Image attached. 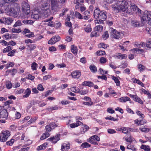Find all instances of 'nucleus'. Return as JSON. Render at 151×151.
Masks as SVG:
<instances>
[{
	"instance_id": "obj_31",
	"label": "nucleus",
	"mask_w": 151,
	"mask_h": 151,
	"mask_svg": "<svg viewBox=\"0 0 151 151\" xmlns=\"http://www.w3.org/2000/svg\"><path fill=\"white\" fill-rule=\"evenodd\" d=\"M100 10L98 8H96L94 11V16L96 19L98 18L100 14L101 13Z\"/></svg>"
},
{
	"instance_id": "obj_11",
	"label": "nucleus",
	"mask_w": 151,
	"mask_h": 151,
	"mask_svg": "<svg viewBox=\"0 0 151 151\" xmlns=\"http://www.w3.org/2000/svg\"><path fill=\"white\" fill-rule=\"evenodd\" d=\"M60 39V37L58 35L54 36L48 41V43L49 44L53 45L59 41Z\"/></svg>"
},
{
	"instance_id": "obj_49",
	"label": "nucleus",
	"mask_w": 151,
	"mask_h": 151,
	"mask_svg": "<svg viewBox=\"0 0 151 151\" xmlns=\"http://www.w3.org/2000/svg\"><path fill=\"white\" fill-rule=\"evenodd\" d=\"M127 148L128 149H130L133 151H136V148L132 145L129 144L127 146Z\"/></svg>"
},
{
	"instance_id": "obj_34",
	"label": "nucleus",
	"mask_w": 151,
	"mask_h": 151,
	"mask_svg": "<svg viewBox=\"0 0 151 151\" xmlns=\"http://www.w3.org/2000/svg\"><path fill=\"white\" fill-rule=\"evenodd\" d=\"M82 85L83 86H88L90 87H92L93 86V83L90 81H85L83 82Z\"/></svg>"
},
{
	"instance_id": "obj_13",
	"label": "nucleus",
	"mask_w": 151,
	"mask_h": 151,
	"mask_svg": "<svg viewBox=\"0 0 151 151\" xmlns=\"http://www.w3.org/2000/svg\"><path fill=\"white\" fill-rule=\"evenodd\" d=\"M74 13L73 12H71L69 16L66 19L65 25L66 26L70 27L72 26L71 22H70V18L73 19V18Z\"/></svg>"
},
{
	"instance_id": "obj_62",
	"label": "nucleus",
	"mask_w": 151,
	"mask_h": 151,
	"mask_svg": "<svg viewBox=\"0 0 151 151\" xmlns=\"http://www.w3.org/2000/svg\"><path fill=\"white\" fill-rule=\"evenodd\" d=\"M14 92L15 93L17 94H20L23 92V89H17L14 90Z\"/></svg>"
},
{
	"instance_id": "obj_39",
	"label": "nucleus",
	"mask_w": 151,
	"mask_h": 151,
	"mask_svg": "<svg viewBox=\"0 0 151 151\" xmlns=\"http://www.w3.org/2000/svg\"><path fill=\"white\" fill-rule=\"evenodd\" d=\"M137 67L138 70L140 72H142L145 69V67L142 64L138 65Z\"/></svg>"
},
{
	"instance_id": "obj_42",
	"label": "nucleus",
	"mask_w": 151,
	"mask_h": 151,
	"mask_svg": "<svg viewBox=\"0 0 151 151\" xmlns=\"http://www.w3.org/2000/svg\"><path fill=\"white\" fill-rule=\"evenodd\" d=\"M111 78L114 81L116 86H120V82L118 78L114 76H112Z\"/></svg>"
},
{
	"instance_id": "obj_64",
	"label": "nucleus",
	"mask_w": 151,
	"mask_h": 151,
	"mask_svg": "<svg viewBox=\"0 0 151 151\" xmlns=\"http://www.w3.org/2000/svg\"><path fill=\"white\" fill-rule=\"evenodd\" d=\"M146 46L148 48H151V39H149L147 41Z\"/></svg>"
},
{
	"instance_id": "obj_51",
	"label": "nucleus",
	"mask_w": 151,
	"mask_h": 151,
	"mask_svg": "<svg viewBox=\"0 0 151 151\" xmlns=\"http://www.w3.org/2000/svg\"><path fill=\"white\" fill-rule=\"evenodd\" d=\"M38 67V65L35 63L34 62L31 65L32 69L33 70H36Z\"/></svg>"
},
{
	"instance_id": "obj_26",
	"label": "nucleus",
	"mask_w": 151,
	"mask_h": 151,
	"mask_svg": "<svg viewBox=\"0 0 151 151\" xmlns=\"http://www.w3.org/2000/svg\"><path fill=\"white\" fill-rule=\"evenodd\" d=\"M131 52L134 53H140L144 51L143 50L141 49L134 48L130 50Z\"/></svg>"
},
{
	"instance_id": "obj_35",
	"label": "nucleus",
	"mask_w": 151,
	"mask_h": 151,
	"mask_svg": "<svg viewBox=\"0 0 151 151\" xmlns=\"http://www.w3.org/2000/svg\"><path fill=\"white\" fill-rule=\"evenodd\" d=\"M129 41H127L126 42H124V44L123 45V46L122 45H119V47H120V49L121 50H122V51H124L126 50V48H125L127 46L126 45H127L129 44Z\"/></svg>"
},
{
	"instance_id": "obj_33",
	"label": "nucleus",
	"mask_w": 151,
	"mask_h": 151,
	"mask_svg": "<svg viewBox=\"0 0 151 151\" xmlns=\"http://www.w3.org/2000/svg\"><path fill=\"white\" fill-rule=\"evenodd\" d=\"M31 93V91L30 89L29 88H27L26 90L24 93V94L23 96V97L25 98L28 97L30 95Z\"/></svg>"
},
{
	"instance_id": "obj_25",
	"label": "nucleus",
	"mask_w": 151,
	"mask_h": 151,
	"mask_svg": "<svg viewBox=\"0 0 151 151\" xmlns=\"http://www.w3.org/2000/svg\"><path fill=\"white\" fill-rule=\"evenodd\" d=\"M118 100L121 102H125L127 101H130L131 100L130 98L127 96H124L119 98Z\"/></svg>"
},
{
	"instance_id": "obj_60",
	"label": "nucleus",
	"mask_w": 151,
	"mask_h": 151,
	"mask_svg": "<svg viewBox=\"0 0 151 151\" xmlns=\"http://www.w3.org/2000/svg\"><path fill=\"white\" fill-rule=\"evenodd\" d=\"M105 119L106 120H112L114 121H117L118 120V119H115L111 116L106 117L105 118Z\"/></svg>"
},
{
	"instance_id": "obj_58",
	"label": "nucleus",
	"mask_w": 151,
	"mask_h": 151,
	"mask_svg": "<svg viewBox=\"0 0 151 151\" xmlns=\"http://www.w3.org/2000/svg\"><path fill=\"white\" fill-rule=\"evenodd\" d=\"M99 47H102L104 49H106L108 47V45L107 44H105L104 43H101L99 44L98 45Z\"/></svg>"
},
{
	"instance_id": "obj_54",
	"label": "nucleus",
	"mask_w": 151,
	"mask_h": 151,
	"mask_svg": "<svg viewBox=\"0 0 151 151\" xmlns=\"http://www.w3.org/2000/svg\"><path fill=\"white\" fill-rule=\"evenodd\" d=\"M14 141V139H11L10 140L6 142V144L7 145L9 146L12 145Z\"/></svg>"
},
{
	"instance_id": "obj_18",
	"label": "nucleus",
	"mask_w": 151,
	"mask_h": 151,
	"mask_svg": "<svg viewBox=\"0 0 151 151\" xmlns=\"http://www.w3.org/2000/svg\"><path fill=\"white\" fill-rule=\"evenodd\" d=\"M23 12L26 14H27L30 12V10L29 6L25 4L24 5H23L22 8Z\"/></svg>"
},
{
	"instance_id": "obj_50",
	"label": "nucleus",
	"mask_w": 151,
	"mask_h": 151,
	"mask_svg": "<svg viewBox=\"0 0 151 151\" xmlns=\"http://www.w3.org/2000/svg\"><path fill=\"white\" fill-rule=\"evenodd\" d=\"M16 52V50L14 49L9 52L7 54V55L9 56H14V54Z\"/></svg>"
},
{
	"instance_id": "obj_16",
	"label": "nucleus",
	"mask_w": 151,
	"mask_h": 151,
	"mask_svg": "<svg viewBox=\"0 0 151 151\" xmlns=\"http://www.w3.org/2000/svg\"><path fill=\"white\" fill-rule=\"evenodd\" d=\"M129 96L133 98V100L137 102H138L141 104H143V102L141 99L137 96L136 95H132L130 94Z\"/></svg>"
},
{
	"instance_id": "obj_32",
	"label": "nucleus",
	"mask_w": 151,
	"mask_h": 151,
	"mask_svg": "<svg viewBox=\"0 0 151 151\" xmlns=\"http://www.w3.org/2000/svg\"><path fill=\"white\" fill-rule=\"evenodd\" d=\"M71 48L72 52L74 54L76 55L78 51L77 47L74 45H72L71 46Z\"/></svg>"
},
{
	"instance_id": "obj_59",
	"label": "nucleus",
	"mask_w": 151,
	"mask_h": 151,
	"mask_svg": "<svg viewBox=\"0 0 151 151\" xmlns=\"http://www.w3.org/2000/svg\"><path fill=\"white\" fill-rule=\"evenodd\" d=\"M11 32L12 33H18L21 32V30L20 29L13 28L11 30Z\"/></svg>"
},
{
	"instance_id": "obj_20",
	"label": "nucleus",
	"mask_w": 151,
	"mask_h": 151,
	"mask_svg": "<svg viewBox=\"0 0 151 151\" xmlns=\"http://www.w3.org/2000/svg\"><path fill=\"white\" fill-rule=\"evenodd\" d=\"M114 56L118 59L122 60L126 59L127 58V56L126 54H122L120 53H119L115 55Z\"/></svg>"
},
{
	"instance_id": "obj_3",
	"label": "nucleus",
	"mask_w": 151,
	"mask_h": 151,
	"mask_svg": "<svg viewBox=\"0 0 151 151\" xmlns=\"http://www.w3.org/2000/svg\"><path fill=\"white\" fill-rule=\"evenodd\" d=\"M141 22L143 23H146L151 26V12L145 11L141 17Z\"/></svg>"
},
{
	"instance_id": "obj_12",
	"label": "nucleus",
	"mask_w": 151,
	"mask_h": 151,
	"mask_svg": "<svg viewBox=\"0 0 151 151\" xmlns=\"http://www.w3.org/2000/svg\"><path fill=\"white\" fill-rule=\"evenodd\" d=\"M130 6L131 10L133 12L135 13L138 14L141 13V10L134 4H131L130 5Z\"/></svg>"
},
{
	"instance_id": "obj_48",
	"label": "nucleus",
	"mask_w": 151,
	"mask_h": 151,
	"mask_svg": "<svg viewBox=\"0 0 151 151\" xmlns=\"http://www.w3.org/2000/svg\"><path fill=\"white\" fill-rule=\"evenodd\" d=\"M75 14L76 17L79 19H83V16H82L81 14L78 12H75Z\"/></svg>"
},
{
	"instance_id": "obj_21",
	"label": "nucleus",
	"mask_w": 151,
	"mask_h": 151,
	"mask_svg": "<svg viewBox=\"0 0 151 151\" xmlns=\"http://www.w3.org/2000/svg\"><path fill=\"white\" fill-rule=\"evenodd\" d=\"M146 122V120L144 119L140 120L138 119H137L134 121L135 124H137L138 125L144 124H145Z\"/></svg>"
},
{
	"instance_id": "obj_37",
	"label": "nucleus",
	"mask_w": 151,
	"mask_h": 151,
	"mask_svg": "<svg viewBox=\"0 0 151 151\" xmlns=\"http://www.w3.org/2000/svg\"><path fill=\"white\" fill-rule=\"evenodd\" d=\"M131 24L134 27H137L142 26L139 24V22L136 20L132 21Z\"/></svg>"
},
{
	"instance_id": "obj_40",
	"label": "nucleus",
	"mask_w": 151,
	"mask_h": 151,
	"mask_svg": "<svg viewBox=\"0 0 151 151\" xmlns=\"http://www.w3.org/2000/svg\"><path fill=\"white\" fill-rule=\"evenodd\" d=\"M47 145V144L46 142L44 143L42 145L39 146L38 147L37 150H42L45 149Z\"/></svg>"
},
{
	"instance_id": "obj_1",
	"label": "nucleus",
	"mask_w": 151,
	"mask_h": 151,
	"mask_svg": "<svg viewBox=\"0 0 151 151\" xmlns=\"http://www.w3.org/2000/svg\"><path fill=\"white\" fill-rule=\"evenodd\" d=\"M39 6H40L42 13L45 17L48 16L50 14V5L48 1L47 0L41 2Z\"/></svg>"
},
{
	"instance_id": "obj_23",
	"label": "nucleus",
	"mask_w": 151,
	"mask_h": 151,
	"mask_svg": "<svg viewBox=\"0 0 151 151\" xmlns=\"http://www.w3.org/2000/svg\"><path fill=\"white\" fill-rule=\"evenodd\" d=\"M81 125H82L81 129V132L82 134H84L89 129L88 126L86 124L83 125L82 123Z\"/></svg>"
},
{
	"instance_id": "obj_41",
	"label": "nucleus",
	"mask_w": 151,
	"mask_h": 151,
	"mask_svg": "<svg viewBox=\"0 0 151 151\" xmlns=\"http://www.w3.org/2000/svg\"><path fill=\"white\" fill-rule=\"evenodd\" d=\"M70 90L71 91L77 93H79L80 91L79 89L78 88L76 87H71L70 88Z\"/></svg>"
},
{
	"instance_id": "obj_43",
	"label": "nucleus",
	"mask_w": 151,
	"mask_h": 151,
	"mask_svg": "<svg viewBox=\"0 0 151 151\" xmlns=\"http://www.w3.org/2000/svg\"><path fill=\"white\" fill-rule=\"evenodd\" d=\"M12 49V47L8 46H7L6 48H4L3 50V53L7 52L11 50Z\"/></svg>"
},
{
	"instance_id": "obj_53",
	"label": "nucleus",
	"mask_w": 151,
	"mask_h": 151,
	"mask_svg": "<svg viewBox=\"0 0 151 151\" xmlns=\"http://www.w3.org/2000/svg\"><path fill=\"white\" fill-rule=\"evenodd\" d=\"M89 68L91 71L92 72H95L97 71V68L94 65L90 66Z\"/></svg>"
},
{
	"instance_id": "obj_6",
	"label": "nucleus",
	"mask_w": 151,
	"mask_h": 151,
	"mask_svg": "<svg viewBox=\"0 0 151 151\" xmlns=\"http://www.w3.org/2000/svg\"><path fill=\"white\" fill-rule=\"evenodd\" d=\"M51 4V9L54 12L59 9L58 2L63 4L66 0H50Z\"/></svg>"
},
{
	"instance_id": "obj_10",
	"label": "nucleus",
	"mask_w": 151,
	"mask_h": 151,
	"mask_svg": "<svg viewBox=\"0 0 151 151\" xmlns=\"http://www.w3.org/2000/svg\"><path fill=\"white\" fill-rule=\"evenodd\" d=\"M70 147V144L67 142H65L61 144V151H69Z\"/></svg>"
},
{
	"instance_id": "obj_5",
	"label": "nucleus",
	"mask_w": 151,
	"mask_h": 151,
	"mask_svg": "<svg viewBox=\"0 0 151 151\" xmlns=\"http://www.w3.org/2000/svg\"><path fill=\"white\" fill-rule=\"evenodd\" d=\"M109 31L112 37L115 39H118L120 38H121L124 35L123 32H118L112 28H110Z\"/></svg>"
},
{
	"instance_id": "obj_28",
	"label": "nucleus",
	"mask_w": 151,
	"mask_h": 151,
	"mask_svg": "<svg viewBox=\"0 0 151 151\" xmlns=\"http://www.w3.org/2000/svg\"><path fill=\"white\" fill-rule=\"evenodd\" d=\"M99 16L100 18L105 20L107 17V12L106 11H101Z\"/></svg>"
},
{
	"instance_id": "obj_8",
	"label": "nucleus",
	"mask_w": 151,
	"mask_h": 151,
	"mask_svg": "<svg viewBox=\"0 0 151 151\" xmlns=\"http://www.w3.org/2000/svg\"><path fill=\"white\" fill-rule=\"evenodd\" d=\"M40 9L37 7L32 11L31 16L32 18L37 19L41 17L42 13L40 12Z\"/></svg>"
},
{
	"instance_id": "obj_55",
	"label": "nucleus",
	"mask_w": 151,
	"mask_h": 151,
	"mask_svg": "<svg viewBox=\"0 0 151 151\" xmlns=\"http://www.w3.org/2000/svg\"><path fill=\"white\" fill-rule=\"evenodd\" d=\"M14 63L13 62H9L5 65L6 68L7 69L10 67H13L14 65Z\"/></svg>"
},
{
	"instance_id": "obj_52",
	"label": "nucleus",
	"mask_w": 151,
	"mask_h": 151,
	"mask_svg": "<svg viewBox=\"0 0 151 151\" xmlns=\"http://www.w3.org/2000/svg\"><path fill=\"white\" fill-rule=\"evenodd\" d=\"M141 148L142 149H144L146 151H150V148L149 146L145 145H142Z\"/></svg>"
},
{
	"instance_id": "obj_17",
	"label": "nucleus",
	"mask_w": 151,
	"mask_h": 151,
	"mask_svg": "<svg viewBox=\"0 0 151 151\" xmlns=\"http://www.w3.org/2000/svg\"><path fill=\"white\" fill-rule=\"evenodd\" d=\"M8 116V114L6 109H4L0 112V118H1L6 119Z\"/></svg>"
},
{
	"instance_id": "obj_24",
	"label": "nucleus",
	"mask_w": 151,
	"mask_h": 151,
	"mask_svg": "<svg viewBox=\"0 0 151 151\" xmlns=\"http://www.w3.org/2000/svg\"><path fill=\"white\" fill-rule=\"evenodd\" d=\"M131 129L129 127H122L120 129V131H122L124 134H127L131 131Z\"/></svg>"
},
{
	"instance_id": "obj_27",
	"label": "nucleus",
	"mask_w": 151,
	"mask_h": 151,
	"mask_svg": "<svg viewBox=\"0 0 151 151\" xmlns=\"http://www.w3.org/2000/svg\"><path fill=\"white\" fill-rule=\"evenodd\" d=\"M53 19V17H50L49 19H47L46 20V22H48L47 23V24L48 26L52 27H55V24L54 22L51 21Z\"/></svg>"
},
{
	"instance_id": "obj_2",
	"label": "nucleus",
	"mask_w": 151,
	"mask_h": 151,
	"mask_svg": "<svg viewBox=\"0 0 151 151\" xmlns=\"http://www.w3.org/2000/svg\"><path fill=\"white\" fill-rule=\"evenodd\" d=\"M7 14L10 16H12L14 17L24 18L23 16L19 14L20 9L19 7H14L8 8L6 9Z\"/></svg>"
},
{
	"instance_id": "obj_36",
	"label": "nucleus",
	"mask_w": 151,
	"mask_h": 151,
	"mask_svg": "<svg viewBox=\"0 0 151 151\" xmlns=\"http://www.w3.org/2000/svg\"><path fill=\"white\" fill-rule=\"evenodd\" d=\"M109 37V34L108 31H106L102 35V38L103 40H105L108 38Z\"/></svg>"
},
{
	"instance_id": "obj_30",
	"label": "nucleus",
	"mask_w": 151,
	"mask_h": 151,
	"mask_svg": "<svg viewBox=\"0 0 151 151\" xmlns=\"http://www.w3.org/2000/svg\"><path fill=\"white\" fill-rule=\"evenodd\" d=\"M83 29L86 32H90L92 31L91 25L90 24H89L87 25H85Z\"/></svg>"
},
{
	"instance_id": "obj_4",
	"label": "nucleus",
	"mask_w": 151,
	"mask_h": 151,
	"mask_svg": "<svg viewBox=\"0 0 151 151\" xmlns=\"http://www.w3.org/2000/svg\"><path fill=\"white\" fill-rule=\"evenodd\" d=\"M64 119L66 121V124L68 127L71 128H73L77 127L78 126L82 124V123L81 122H76V123H71L73 122V120L70 117H66L64 118Z\"/></svg>"
},
{
	"instance_id": "obj_63",
	"label": "nucleus",
	"mask_w": 151,
	"mask_h": 151,
	"mask_svg": "<svg viewBox=\"0 0 151 151\" xmlns=\"http://www.w3.org/2000/svg\"><path fill=\"white\" fill-rule=\"evenodd\" d=\"M49 50L50 52L55 51L57 50L56 48L54 46H52L49 48Z\"/></svg>"
},
{
	"instance_id": "obj_56",
	"label": "nucleus",
	"mask_w": 151,
	"mask_h": 151,
	"mask_svg": "<svg viewBox=\"0 0 151 151\" xmlns=\"http://www.w3.org/2000/svg\"><path fill=\"white\" fill-rule=\"evenodd\" d=\"M139 129L142 132H147L149 131V129L148 128H145V127H141L139 128Z\"/></svg>"
},
{
	"instance_id": "obj_22",
	"label": "nucleus",
	"mask_w": 151,
	"mask_h": 151,
	"mask_svg": "<svg viewBox=\"0 0 151 151\" xmlns=\"http://www.w3.org/2000/svg\"><path fill=\"white\" fill-rule=\"evenodd\" d=\"M101 33L94 28L93 31L91 34V37H98L100 35Z\"/></svg>"
},
{
	"instance_id": "obj_47",
	"label": "nucleus",
	"mask_w": 151,
	"mask_h": 151,
	"mask_svg": "<svg viewBox=\"0 0 151 151\" xmlns=\"http://www.w3.org/2000/svg\"><path fill=\"white\" fill-rule=\"evenodd\" d=\"M2 37L3 39L5 40H8L12 38L11 35L8 33L3 35Z\"/></svg>"
},
{
	"instance_id": "obj_57",
	"label": "nucleus",
	"mask_w": 151,
	"mask_h": 151,
	"mask_svg": "<svg viewBox=\"0 0 151 151\" xmlns=\"http://www.w3.org/2000/svg\"><path fill=\"white\" fill-rule=\"evenodd\" d=\"M81 146L82 147L87 148L90 147L91 145L87 142H86L83 143Z\"/></svg>"
},
{
	"instance_id": "obj_45",
	"label": "nucleus",
	"mask_w": 151,
	"mask_h": 151,
	"mask_svg": "<svg viewBox=\"0 0 151 151\" xmlns=\"http://www.w3.org/2000/svg\"><path fill=\"white\" fill-rule=\"evenodd\" d=\"M95 29L101 32L103 31V27L102 25H97L94 27Z\"/></svg>"
},
{
	"instance_id": "obj_29",
	"label": "nucleus",
	"mask_w": 151,
	"mask_h": 151,
	"mask_svg": "<svg viewBox=\"0 0 151 151\" xmlns=\"http://www.w3.org/2000/svg\"><path fill=\"white\" fill-rule=\"evenodd\" d=\"M3 22L6 25H9L11 24L13 20L10 18H4L3 19Z\"/></svg>"
},
{
	"instance_id": "obj_7",
	"label": "nucleus",
	"mask_w": 151,
	"mask_h": 151,
	"mask_svg": "<svg viewBox=\"0 0 151 151\" xmlns=\"http://www.w3.org/2000/svg\"><path fill=\"white\" fill-rule=\"evenodd\" d=\"M11 135L10 132L8 130H3L0 133V141L5 142Z\"/></svg>"
},
{
	"instance_id": "obj_44",
	"label": "nucleus",
	"mask_w": 151,
	"mask_h": 151,
	"mask_svg": "<svg viewBox=\"0 0 151 151\" xmlns=\"http://www.w3.org/2000/svg\"><path fill=\"white\" fill-rule=\"evenodd\" d=\"M135 45L138 47H143L145 45V44L142 42H135Z\"/></svg>"
},
{
	"instance_id": "obj_15",
	"label": "nucleus",
	"mask_w": 151,
	"mask_h": 151,
	"mask_svg": "<svg viewBox=\"0 0 151 151\" xmlns=\"http://www.w3.org/2000/svg\"><path fill=\"white\" fill-rule=\"evenodd\" d=\"M60 134H58L55 137H51L47 139V140L51 141L53 143H55L60 139Z\"/></svg>"
},
{
	"instance_id": "obj_46",
	"label": "nucleus",
	"mask_w": 151,
	"mask_h": 151,
	"mask_svg": "<svg viewBox=\"0 0 151 151\" xmlns=\"http://www.w3.org/2000/svg\"><path fill=\"white\" fill-rule=\"evenodd\" d=\"M95 54L97 55L100 56L105 55L106 54L104 51H98L95 53Z\"/></svg>"
},
{
	"instance_id": "obj_38",
	"label": "nucleus",
	"mask_w": 151,
	"mask_h": 151,
	"mask_svg": "<svg viewBox=\"0 0 151 151\" xmlns=\"http://www.w3.org/2000/svg\"><path fill=\"white\" fill-rule=\"evenodd\" d=\"M50 134L49 133L46 132L43 134L40 137V139L41 140H43L48 137L50 136Z\"/></svg>"
},
{
	"instance_id": "obj_9",
	"label": "nucleus",
	"mask_w": 151,
	"mask_h": 151,
	"mask_svg": "<svg viewBox=\"0 0 151 151\" xmlns=\"http://www.w3.org/2000/svg\"><path fill=\"white\" fill-rule=\"evenodd\" d=\"M100 139L99 137L96 135H94L90 137L88 140V142L95 145H98V143L96 141L99 142Z\"/></svg>"
},
{
	"instance_id": "obj_61",
	"label": "nucleus",
	"mask_w": 151,
	"mask_h": 151,
	"mask_svg": "<svg viewBox=\"0 0 151 151\" xmlns=\"http://www.w3.org/2000/svg\"><path fill=\"white\" fill-rule=\"evenodd\" d=\"M99 61L101 63H105L106 62L107 59L105 58L102 57L100 59Z\"/></svg>"
},
{
	"instance_id": "obj_14",
	"label": "nucleus",
	"mask_w": 151,
	"mask_h": 151,
	"mask_svg": "<svg viewBox=\"0 0 151 151\" xmlns=\"http://www.w3.org/2000/svg\"><path fill=\"white\" fill-rule=\"evenodd\" d=\"M71 75L73 78H78L81 76V73L79 70H76L72 72Z\"/></svg>"
},
{
	"instance_id": "obj_19",
	"label": "nucleus",
	"mask_w": 151,
	"mask_h": 151,
	"mask_svg": "<svg viewBox=\"0 0 151 151\" xmlns=\"http://www.w3.org/2000/svg\"><path fill=\"white\" fill-rule=\"evenodd\" d=\"M123 139H124L127 142L130 143H132L133 142H135V139L130 135H128L127 137H124Z\"/></svg>"
}]
</instances>
